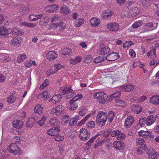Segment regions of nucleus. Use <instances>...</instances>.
I'll return each instance as SVG.
<instances>
[{"instance_id":"f257e3e1","label":"nucleus","mask_w":159,"mask_h":159,"mask_svg":"<svg viewBox=\"0 0 159 159\" xmlns=\"http://www.w3.org/2000/svg\"><path fill=\"white\" fill-rule=\"evenodd\" d=\"M13 37L10 41V44L14 47L20 46L23 42V39L20 36L21 32L16 28H15L12 32Z\"/></svg>"},{"instance_id":"f03ea898","label":"nucleus","mask_w":159,"mask_h":159,"mask_svg":"<svg viewBox=\"0 0 159 159\" xmlns=\"http://www.w3.org/2000/svg\"><path fill=\"white\" fill-rule=\"evenodd\" d=\"M107 113L101 111L98 112L96 116V121L99 125L103 126L107 120Z\"/></svg>"},{"instance_id":"7ed1b4c3","label":"nucleus","mask_w":159,"mask_h":159,"mask_svg":"<svg viewBox=\"0 0 159 159\" xmlns=\"http://www.w3.org/2000/svg\"><path fill=\"white\" fill-rule=\"evenodd\" d=\"M93 95L94 98L98 100L99 103L102 104H104L108 98L107 95L104 92L95 93Z\"/></svg>"},{"instance_id":"20e7f679","label":"nucleus","mask_w":159,"mask_h":159,"mask_svg":"<svg viewBox=\"0 0 159 159\" xmlns=\"http://www.w3.org/2000/svg\"><path fill=\"white\" fill-rule=\"evenodd\" d=\"M138 135L147 139L152 140L154 139V135L151 132L141 130L138 132Z\"/></svg>"},{"instance_id":"39448f33","label":"nucleus","mask_w":159,"mask_h":159,"mask_svg":"<svg viewBox=\"0 0 159 159\" xmlns=\"http://www.w3.org/2000/svg\"><path fill=\"white\" fill-rule=\"evenodd\" d=\"M97 52L101 55L104 56L107 54L110 51L109 47L104 44L100 45L97 48Z\"/></svg>"},{"instance_id":"423d86ee","label":"nucleus","mask_w":159,"mask_h":159,"mask_svg":"<svg viewBox=\"0 0 159 159\" xmlns=\"http://www.w3.org/2000/svg\"><path fill=\"white\" fill-rule=\"evenodd\" d=\"M154 20L153 19L151 20L150 22L145 23L143 26L144 29L141 33H145L155 29L156 27H154Z\"/></svg>"},{"instance_id":"0eeeda50","label":"nucleus","mask_w":159,"mask_h":159,"mask_svg":"<svg viewBox=\"0 0 159 159\" xmlns=\"http://www.w3.org/2000/svg\"><path fill=\"white\" fill-rule=\"evenodd\" d=\"M79 137L80 139L86 141L89 139L90 137V133L86 129L82 128L80 131Z\"/></svg>"},{"instance_id":"6e6552de","label":"nucleus","mask_w":159,"mask_h":159,"mask_svg":"<svg viewBox=\"0 0 159 159\" xmlns=\"http://www.w3.org/2000/svg\"><path fill=\"white\" fill-rule=\"evenodd\" d=\"M8 151L14 155H18L20 154V148L16 143H11L8 148Z\"/></svg>"},{"instance_id":"1a4fd4ad","label":"nucleus","mask_w":159,"mask_h":159,"mask_svg":"<svg viewBox=\"0 0 159 159\" xmlns=\"http://www.w3.org/2000/svg\"><path fill=\"white\" fill-rule=\"evenodd\" d=\"M64 110V107L60 105L52 109L50 111V113L55 115H58L61 114Z\"/></svg>"},{"instance_id":"9d476101","label":"nucleus","mask_w":159,"mask_h":159,"mask_svg":"<svg viewBox=\"0 0 159 159\" xmlns=\"http://www.w3.org/2000/svg\"><path fill=\"white\" fill-rule=\"evenodd\" d=\"M120 55L117 52H112L106 56V59L109 61H113L119 58Z\"/></svg>"},{"instance_id":"9b49d317","label":"nucleus","mask_w":159,"mask_h":159,"mask_svg":"<svg viewBox=\"0 0 159 159\" xmlns=\"http://www.w3.org/2000/svg\"><path fill=\"white\" fill-rule=\"evenodd\" d=\"M107 27L110 31L116 32L119 29V25L117 23H109L107 24Z\"/></svg>"},{"instance_id":"f8f14e48","label":"nucleus","mask_w":159,"mask_h":159,"mask_svg":"<svg viewBox=\"0 0 159 159\" xmlns=\"http://www.w3.org/2000/svg\"><path fill=\"white\" fill-rule=\"evenodd\" d=\"M134 121V119L133 116H129L125 119V120L124 126L126 128H129L132 125Z\"/></svg>"},{"instance_id":"ddd939ff","label":"nucleus","mask_w":159,"mask_h":159,"mask_svg":"<svg viewBox=\"0 0 159 159\" xmlns=\"http://www.w3.org/2000/svg\"><path fill=\"white\" fill-rule=\"evenodd\" d=\"M60 131L59 127H56L54 128H51L48 130L47 132V134L51 136H55L58 134Z\"/></svg>"},{"instance_id":"4468645a","label":"nucleus","mask_w":159,"mask_h":159,"mask_svg":"<svg viewBox=\"0 0 159 159\" xmlns=\"http://www.w3.org/2000/svg\"><path fill=\"white\" fill-rule=\"evenodd\" d=\"M140 12V10L138 8L135 7H132L128 13L129 18L135 17Z\"/></svg>"},{"instance_id":"2eb2a0df","label":"nucleus","mask_w":159,"mask_h":159,"mask_svg":"<svg viewBox=\"0 0 159 159\" xmlns=\"http://www.w3.org/2000/svg\"><path fill=\"white\" fill-rule=\"evenodd\" d=\"M134 87V85L131 84H125L120 87V89L125 92L133 91Z\"/></svg>"},{"instance_id":"dca6fc26","label":"nucleus","mask_w":159,"mask_h":159,"mask_svg":"<svg viewBox=\"0 0 159 159\" xmlns=\"http://www.w3.org/2000/svg\"><path fill=\"white\" fill-rule=\"evenodd\" d=\"M46 57L48 60L52 61L56 59L58 55L55 51H51L48 53Z\"/></svg>"},{"instance_id":"f3484780","label":"nucleus","mask_w":159,"mask_h":159,"mask_svg":"<svg viewBox=\"0 0 159 159\" xmlns=\"http://www.w3.org/2000/svg\"><path fill=\"white\" fill-rule=\"evenodd\" d=\"M147 154L149 157L152 159H156L158 157V152L153 148H150Z\"/></svg>"},{"instance_id":"a211bd4d","label":"nucleus","mask_w":159,"mask_h":159,"mask_svg":"<svg viewBox=\"0 0 159 159\" xmlns=\"http://www.w3.org/2000/svg\"><path fill=\"white\" fill-rule=\"evenodd\" d=\"M114 13L110 10H105L103 12L102 16L103 18L107 20L110 18Z\"/></svg>"},{"instance_id":"6ab92c4d","label":"nucleus","mask_w":159,"mask_h":159,"mask_svg":"<svg viewBox=\"0 0 159 159\" xmlns=\"http://www.w3.org/2000/svg\"><path fill=\"white\" fill-rule=\"evenodd\" d=\"M58 8V5H48L45 8V10L46 11L51 13L55 11Z\"/></svg>"},{"instance_id":"aec40b11","label":"nucleus","mask_w":159,"mask_h":159,"mask_svg":"<svg viewBox=\"0 0 159 159\" xmlns=\"http://www.w3.org/2000/svg\"><path fill=\"white\" fill-rule=\"evenodd\" d=\"M114 147L117 150L123 149L125 147V144L122 142L115 141L113 143Z\"/></svg>"},{"instance_id":"412c9836","label":"nucleus","mask_w":159,"mask_h":159,"mask_svg":"<svg viewBox=\"0 0 159 159\" xmlns=\"http://www.w3.org/2000/svg\"><path fill=\"white\" fill-rule=\"evenodd\" d=\"M154 116L153 115L148 116L145 120V124L147 126H150L155 122Z\"/></svg>"},{"instance_id":"4be33fe9","label":"nucleus","mask_w":159,"mask_h":159,"mask_svg":"<svg viewBox=\"0 0 159 159\" xmlns=\"http://www.w3.org/2000/svg\"><path fill=\"white\" fill-rule=\"evenodd\" d=\"M131 110L133 112L136 114H139L142 111V108L139 105H134L131 108Z\"/></svg>"},{"instance_id":"5701e85b","label":"nucleus","mask_w":159,"mask_h":159,"mask_svg":"<svg viewBox=\"0 0 159 159\" xmlns=\"http://www.w3.org/2000/svg\"><path fill=\"white\" fill-rule=\"evenodd\" d=\"M70 9L68 7L63 5L60 8V12L63 15H67L70 12Z\"/></svg>"},{"instance_id":"b1692460","label":"nucleus","mask_w":159,"mask_h":159,"mask_svg":"<svg viewBox=\"0 0 159 159\" xmlns=\"http://www.w3.org/2000/svg\"><path fill=\"white\" fill-rule=\"evenodd\" d=\"M69 109L75 110L78 107V102H77L71 99L69 102Z\"/></svg>"},{"instance_id":"393cba45","label":"nucleus","mask_w":159,"mask_h":159,"mask_svg":"<svg viewBox=\"0 0 159 159\" xmlns=\"http://www.w3.org/2000/svg\"><path fill=\"white\" fill-rule=\"evenodd\" d=\"M36 121L35 118L33 117H30L28 118L26 123L27 127L31 128L34 125Z\"/></svg>"},{"instance_id":"a878e982","label":"nucleus","mask_w":159,"mask_h":159,"mask_svg":"<svg viewBox=\"0 0 159 159\" xmlns=\"http://www.w3.org/2000/svg\"><path fill=\"white\" fill-rule=\"evenodd\" d=\"M91 25L93 27L98 26L100 23V19L96 18H92L90 20Z\"/></svg>"},{"instance_id":"bb28decb","label":"nucleus","mask_w":159,"mask_h":159,"mask_svg":"<svg viewBox=\"0 0 159 159\" xmlns=\"http://www.w3.org/2000/svg\"><path fill=\"white\" fill-rule=\"evenodd\" d=\"M9 33H11V32L5 27L2 26L0 27V35L5 36L7 35Z\"/></svg>"},{"instance_id":"cd10ccee","label":"nucleus","mask_w":159,"mask_h":159,"mask_svg":"<svg viewBox=\"0 0 159 159\" xmlns=\"http://www.w3.org/2000/svg\"><path fill=\"white\" fill-rule=\"evenodd\" d=\"M156 52L155 49L153 48L147 52V56L148 58L151 59L155 58L156 57Z\"/></svg>"},{"instance_id":"c85d7f7f","label":"nucleus","mask_w":159,"mask_h":159,"mask_svg":"<svg viewBox=\"0 0 159 159\" xmlns=\"http://www.w3.org/2000/svg\"><path fill=\"white\" fill-rule=\"evenodd\" d=\"M34 111L35 113L39 114H42L43 111V107L42 105L38 104L34 107Z\"/></svg>"},{"instance_id":"c756f323","label":"nucleus","mask_w":159,"mask_h":159,"mask_svg":"<svg viewBox=\"0 0 159 159\" xmlns=\"http://www.w3.org/2000/svg\"><path fill=\"white\" fill-rule=\"evenodd\" d=\"M23 125V122L20 120H16L13 121V126L16 128H20Z\"/></svg>"},{"instance_id":"7c9ffc66","label":"nucleus","mask_w":159,"mask_h":159,"mask_svg":"<svg viewBox=\"0 0 159 159\" xmlns=\"http://www.w3.org/2000/svg\"><path fill=\"white\" fill-rule=\"evenodd\" d=\"M21 25L25 26L31 28H34L36 27L37 25L34 23H28L26 22H22L20 23Z\"/></svg>"},{"instance_id":"2f4dec72","label":"nucleus","mask_w":159,"mask_h":159,"mask_svg":"<svg viewBox=\"0 0 159 159\" xmlns=\"http://www.w3.org/2000/svg\"><path fill=\"white\" fill-rule=\"evenodd\" d=\"M0 60L2 62L4 63H6V62H10L11 58L8 54H5L2 57V58L0 59Z\"/></svg>"},{"instance_id":"473e14b6","label":"nucleus","mask_w":159,"mask_h":159,"mask_svg":"<svg viewBox=\"0 0 159 159\" xmlns=\"http://www.w3.org/2000/svg\"><path fill=\"white\" fill-rule=\"evenodd\" d=\"M147 149V147L145 145H140L136 149L137 152L138 154H141L143 151Z\"/></svg>"},{"instance_id":"72a5a7b5","label":"nucleus","mask_w":159,"mask_h":159,"mask_svg":"<svg viewBox=\"0 0 159 159\" xmlns=\"http://www.w3.org/2000/svg\"><path fill=\"white\" fill-rule=\"evenodd\" d=\"M150 102L151 103L156 105L159 104V96H155L150 98Z\"/></svg>"},{"instance_id":"f704fd0d","label":"nucleus","mask_w":159,"mask_h":159,"mask_svg":"<svg viewBox=\"0 0 159 159\" xmlns=\"http://www.w3.org/2000/svg\"><path fill=\"white\" fill-rule=\"evenodd\" d=\"M58 123V119L56 117H53L50 119L49 124L52 126L57 125Z\"/></svg>"},{"instance_id":"c9c22d12","label":"nucleus","mask_w":159,"mask_h":159,"mask_svg":"<svg viewBox=\"0 0 159 159\" xmlns=\"http://www.w3.org/2000/svg\"><path fill=\"white\" fill-rule=\"evenodd\" d=\"M26 58V55L25 53L20 54L17 57V62L19 63L21 62Z\"/></svg>"},{"instance_id":"e433bc0d","label":"nucleus","mask_w":159,"mask_h":159,"mask_svg":"<svg viewBox=\"0 0 159 159\" xmlns=\"http://www.w3.org/2000/svg\"><path fill=\"white\" fill-rule=\"evenodd\" d=\"M84 22V20L83 18H79L76 20L74 23V25L76 27L80 26Z\"/></svg>"},{"instance_id":"4c0bfd02","label":"nucleus","mask_w":159,"mask_h":159,"mask_svg":"<svg viewBox=\"0 0 159 159\" xmlns=\"http://www.w3.org/2000/svg\"><path fill=\"white\" fill-rule=\"evenodd\" d=\"M143 25V23L141 20H139L138 21L134 22L130 28L136 29L141 26Z\"/></svg>"},{"instance_id":"58836bf2","label":"nucleus","mask_w":159,"mask_h":159,"mask_svg":"<svg viewBox=\"0 0 159 159\" xmlns=\"http://www.w3.org/2000/svg\"><path fill=\"white\" fill-rule=\"evenodd\" d=\"M54 25L56 27H59L60 30L64 29L66 26L65 23L62 22H60V23H54Z\"/></svg>"},{"instance_id":"ea45409f","label":"nucleus","mask_w":159,"mask_h":159,"mask_svg":"<svg viewBox=\"0 0 159 159\" xmlns=\"http://www.w3.org/2000/svg\"><path fill=\"white\" fill-rule=\"evenodd\" d=\"M61 17L58 15H54L51 18V22L53 24V25H54V23H57L56 22H58L61 20Z\"/></svg>"},{"instance_id":"a19ab883","label":"nucleus","mask_w":159,"mask_h":159,"mask_svg":"<svg viewBox=\"0 0 159 159\" xmlns=\"http://www.w3.org/2000/svg\"><path fill=\"white\" fill-rule=\"evenodd\" d=\"M49 17L47 16H45L41 18L39 22V25L41 26H44V24L48 22Z\"/></svg>"},{"instance_id":"79ce46f5","label":"nucleus","mask_w":159,"mask_h":159,"mask_svg":"<svg viewBox=\"0 0 159 159\" xmlns=\"http://www.w3.org/2000/svg\"><path fill=\"white\" fill-rule=\"evenodd\" d=\"M81 57L79 56L77 57L74 59H70V63L73 65H75L79 62L81 61Z\"/></svg>"},{"instance_id":"37998d69","label":"nucleus","mask_w":159,"mask_h":159,"mask_svg":"<svg viewBox=\"0 0 159 159\" xmlns=\"http://www.w3.org/2000/svg\"><path fill=\"white\" fill-rule=\"evenodd\" d=\"M47 75L48 76H49L51 75L54 74L57 72V70L55 69V68H52L50 69L47 70L46 72Z\"/></svg>"},{"instance_id":"c03bdc74","label":"nucleus","mask_w":159,"mask_h":159,"mask_svg":"<svg viewBox=\"0 0 159 159\" xmlns=\"http://www.w3.org/2000/svg\"><path fill=\"white\" fill-rule=\"evenodd\" d=\"M115 112L112 111H110L108 113V121L111 123L113 121L115 116Z\"/></svg>"},{"instance_id":"a18cd8bd","label":"nucleus","mask_w":159,"mask_h":159,"mask_svg":"<svg viewBox=\"0 0 159 159\" xmlns=\"http://www.w3.org/2000/svg\"><path fill=\"white\" fill-rule=\"evenodd\" d=\"M41 97L44 100L47 99L50 96L49 92L46 91H45L42 93L41 94Z\"/></svg>"},{"instance_id":"49530a36","label":"nucleus","mask_w":159,"mask_h":159,"mask_svg":"<svg viewBox=\"0 0 159 159\" xmlns=\"http://www.w3.org/2000/svg\"><path fill=\"white\" fill-rule=\"evenodd\" d=\"M29 11V8L27 7L24 6L21 7L19 10L20 12L22 15L27 13Z\"/></svg>"},{"instance_id":"de8ad7c7","label":"nucleus","mask_w":159,"mask_h":159,"mask_svg":"<svg viewBox=\"0 0 159 159\" xmlns=\"http://www.w3.org/2000/svg\"><path fill=\"white\" fill-rule=\"evenodd\" d=\"M16 98L13 95H12L7 98V101L9 103H12L16 101Z\"/></svg>"},{"instance_id":"09e8293b","label":"nucleus","mask_w":159,"mask_h":159,"mask_svg":"<svg viewBox=\"0 0 159 159\" xmlns=\"http://www.w3.org/2000/svg\"><path fill=\"white\" fill-rule=\"evenodd\" d=\"M90 116V115L89 114L87 115L84 118L82 119L80 122L78 123V126H81L84 124L85 122L88 120V119Z\"/></svg>"},{"instance_id":"8fccbe9b","label":"nucleus","mask_w":159,"mask_h":159,"mask_svg":"<svg viewBox=\"0 0 159 159\" xmlns=\"http://www.w3.org/2000/svg\"><path fill=\"white\" fill-rule=\"evenodd\" d=\"M74 94V91L70 88V89L69 91V92L67 93L66 98V99L70 98H72Z\"/></svg>"},{"instance_id":"3c124183","label":"nucleus","mask_w":159,"mask_h":159,"mask_svg":"<svg viewBox=\"0 0 159 159\" xmlns=\"http://www.w3.org/2000/svg\"><path fill=\"white\" fill-rule=\"evenodd\" d=\"M62 96L61 94H57L52 97V98L54 100L57 102V103L59 102L61 100Z\"/></svg>"},{"instance_id":"603ef678","label":"nucleus","mask_w":159,"mask_h":159,"mask_svg":"<svg viewBox=\"0 0 159 159\" xmlns=\"http://www.w3.org/2000/svg\"><path fill=\"white\" fill-rule=\"evenodd\" d=\"M99 135V134H97L93 137L90 139L86 143V145L89 146L91 145L92 143L94 141V140Z\"/></svg>"},{"instance_id":"864d4df0","label":"nucleus","mask_w":159,"mask_h":159,"mask_svg":"<svg viewBox=\"0 0 159 159\" xmlns=\"http://www.w3.org/2000/svg\"><path fill=\"white\" fill-rule=\"evenodd\" d=\"M70 89V87L61 88L60 89V92L63 94L65 95L69 92V91Z\"/></svg>"},{"instance_id":"5fc2aeb1","label":"nucleus","mask_w":159,"mask_h":159,"mask_svg":"<svg viewBox=\"0 0 159 159\" xmlns=\"http://www.w3.org/2000/svg\"><path fill=\"white\" fill-rule=\"evenodd\" d=\"M46 117L45 116L43 115L41 117V120H39L37 122V123L40 126H42L43 125L44 122L46 121Z\"/></svg>"},{"instance_id":"6e6d98bb","label":"nucleus","mask_w":159,"mask_h":159,"mask_svg":"<svg viewBox=\"0 0 159 159\" xmlns=\"http://www.w3.org/2000/svg\"><path fill=\"white\" fill-rule=\"evenodd\" d=\"M136 144L138 145L143 146V145H145L144 144L145 142L144 140L141 138H138L136 139Z\"/></svg>"},{"instance_id":"4d7b16f0","label":"nucleus","mask_w":159,"mask_h":159,"mask_svg":"<svg viewBox=\"0 0 159 159\" xmlns=\"http://www.w3.org/2000/svg\"><path fill=\"white\" fill-rule=\"evenodd\" d=\"M140 1L143 6L148 7L150 5V0H140Z\"/></svg>"},{"instance_id":"13d9d810","label":"nucleus","mask_w":159,"mask_h":159,"mask_svg":"<svg viewBox=\"0 0 159 159\" xmlns=\"http://www.w3.org/2000/svg\"><path fill=\"white\" fill-rule=\"evenodd\" d=\"M95 125V122L93 121H91L89 122H87L86 126L88 128L92 129L94 128Z\"/></svg>"},{"instance_id":"bf43d9fd","label":"nucleus","mask_w":159,"mask_h":159,"mask_svg":"<svg viewBox=\"0 0 159 159\" xmlns=\"http://www.w3.org/2000/svg\"><path fill=\"white\" fill-rule=\"evenodd\" d=\"M116 102V105L119 107H123L125 105V102L123 100H119L115 101Z\"/></svg>"},{"instance_id":"052dcab7","label":"nucleus","mask_w":159,"mask_h":159,"mask_svg":"<svg viewBox=\"0 0 159 159\" xmlns=\"http://www.w3.org/2000/svg\"><path fill=\"white\" fill-rule=\"evenodd\" d=\"M104 59V58L102 56H99L94 60V61L95 63H98L101 62L103 61Z\"/></svg>"},{"instance_id":"680f3d73","label":"nucleus","mask_w":159,"mask_h":159,"mask_svg":"<svg viewBox=\"0 0 159 159\" xmlns=\"http://www.w3.org/2000/svg\"><path fill=\"white\" fill-rule=\"evenodd\" d=\"M125 137V135L123 134L120 133L118 134L116 137V139L118 140H123Z\"/></svg>"},{"instance_id":"e2e57ef3","label":"nucleus","mask_w":159,"mask_h":159,"mask_svg":"<svg viewBox=\"0 0 159 159\" xmlns=\"http://www.w3.org/2000/svg\"><path fill=\"white\" fill-rule=\"evenodd\" d=\"M113 94L114 96L115 101H116L117 100L116 98L119 97L121 94V92L120 91H116V92L113 93Z\"/></svg>"},{"instance_id":"0e129e2a","label":"nucleus","mask_w":159,"mask_h":159,"mask_svg":"<svg viewBox=\"0 0 159 159\" xmlns=\"http://www.w3.org/2000/svg\"><path fill=\"white\" fill-rule=\"evenodd\" d=\"M54 137L55 140L56 141H62L64 138L63 136H61L57 134Z\"/></svg>"},{"instance_id":"69168bd1","label":"nucleus","mask_w":159,"mask_h":159,"mask_svg":"<svg viewBox=\"0 0 159 159\" xmlns=\"http://www.w3.org/2000/svg\"><path fill=\"white\" fill-rule=\"evenodd\" d=\"M87 111L86 108L83 107L80 111L79 114L81 116H83L86 114Z\"/></svg>"},{"instance_id":"338daca9","label":"nucleus","mask_w":159,"mask_h":159,"mask_svg":"<svg viewBox=\"0 0 159 159\" xmlns=\"http://www.w3.org/2000/svg\"><path fill=\"white\" fill-rule=\"evenodd\" d=\"M12 142L14 143H19L20 142V139L19 136H16L12 139Z\"/></svg>"},{"instance_id":"774afa93","label":"nucleus","mask_w":159,"mask_h":159,"mask_svg":"<svg viewBox=\"0 0 159 159\" xmlns=\"http://www.w3.org/2000/svg\"><path fill=\"white\" fill-rule=\"evenodd\" d=\"M63 52V54L64 55L70 54L71 53V50L70 48H66L64 49Z\"/></svg>"}]
</instances>
